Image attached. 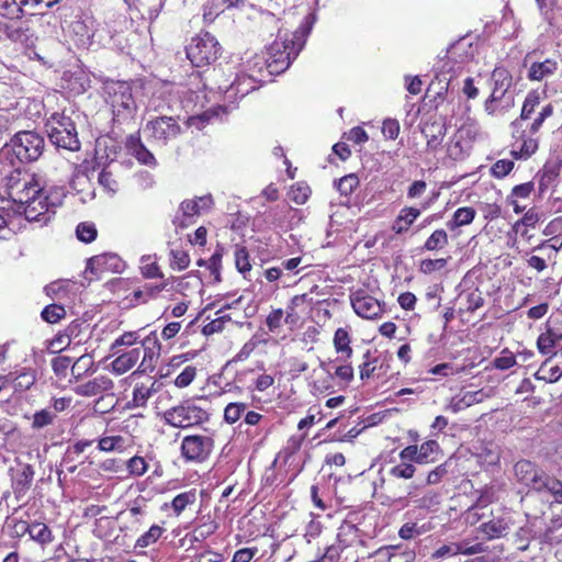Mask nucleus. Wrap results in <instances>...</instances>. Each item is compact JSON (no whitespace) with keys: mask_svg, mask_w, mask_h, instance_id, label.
Masks as SVG:
<instances>
[{"mask_svg":"<svg viewBox=\"0 0 562 562\" xmlns=\"http://www.w3.org/2000/svg\"><path fill=\"white\" fill-rule=\"evenodd\" d=\"M164 528L153 525L147 532L140 536L135 543V548H146L155 543L162 535Z\"/></svg>","mask_w":562,"mask_h":562,"instance_id":"obj_40","label":"nucleus"},{"mask_svg":"<svg viewBox=\"0 0 562 562\" xmlns=\"http://www.w3.org/2000/svg\"><path fill=\"white\" fill-rule=\"evenodd\" d=\"M71 364V358L67 356L55 357L52 360V368L57 376H66L67 370Z\"/></svg>","mask_w":562,"mask_h":562,"instance_id":"obj_58","label":"nucleus"},{"mask_svg":"<svg viewBox=\"0 0 562 562\" xmlns=\"http://www.w3.org/2000/svg\"><path fill=\"white\" fill-rule=\"evenodd\" d=\"M181 126L172 116L161 115L149 120L145 125V132L161 146L177 138L181 133Z\"/></svg>","mask_w":562,"mask_h":562,"instance_id":"obj_8","label":"nucleus"},{"mask_svg":"<svg viewBox=\"0 0 562 562\" xmlns=\"http://www.w3.org/2000/svg\"><path fill=\"white\" fill-rule=\"evenodd\" d=\"M98 446L101 451L105 452L122 449L124 446V438L121 436L103 437L99 440Z\"/></svg>","mask_w":562,"mask_h":562,"instance_id":"obj_52","label":"nucleus"},{"mask_svg":"<svg viewBox=\"0 0 562 562\" xmlns=\"http://www.w3.org/2000/svg\"><path fill=\"white\" fill-rule=\"evenodd\" d=\"M34 474L35 472L30 464L23 465L22 469L16 472L13 477L12 488L18 501H22L26 496V493L31 488Z\"/></svg>","mask_w":562,"mask_h":562,"instance_id":"obj_18","label":"nucleus"},{"mask_svg":"<svg viewBox=\"0 0 562 562\" xmlns=\"http://www.w3.org/2000/svg\"><path fill=\"white\" fill-rule=\"evenodd\" d=\"M213 439L209 436H186L181 442V453L186 460L202 462L213 450Z\"/></svg>","mask_w":562,"mask_h":562,"instance_id":"obj_10","label":"nucleus"},{"mask_svg":"<svg viewBox=\"0 0 562 562\" xmlns=\"http://www.w3.org/2000/svg\"><path fill=\"white\" fill-rule=\"evenodd\" d=\"M156 382H153L150 386L144 384L137 385L133 391V403L136 407H143L146 405L148 398L157 392Z\"/></svg>","mask_w":562,"mask_h":562,"instance_id":"obj_35","label":"nucleus"},{"mask_svg":"<svg viewBox=\"0 0 562 562\" xmlns=\"http://www.w3.org/2000/svg\"><path fill=\"white\" fill-rule=\"evenodd\" d=\"M187 57L195 67H204L218 57L220 45L216 38L210 33L196 35L186 48Z\"/></svg>","mask_w":562,"mask_h":562,"instance_id":"obj_7","label":"nucleus"},{"mask_svg":"<svg viewBox=\"0 0 562 562\" xmlns=\"http://www.w3.org/2000/svg\"><path fill=\"white\" fill-rule=\"evenodd\" d=\"M222 257H223L222 248H218L207 260V269L214 276V279L216 282L221 281L220 270H221Z\"/></svg>","mask_w":562,"mask_h":562,"instance_id":"obj_54","label":"nucleus"},{"mask_svg":"<svg viewBox=\"0 0 562 562\" xmlns=\"http://www.w3.org/2000/svg\"><path fill=\"white\" fill-rule=\"evenodd\" d=\"M99 183L110 192H116L119 184L113 178V173L108 169H102L98 177Z\"/></svg>","mask_w":562,"mask_h":562,"instance_id":"obj_59","label":"nucleus"},{"mask_svg":"<svg viewBox=\"0 0 562 562\" xmlns=\"http://www.w3.org/2000/svg\"><path fill=\"white\" fill-rule=\"evenodd\" d=\"M37 380V373L36 370L32 368H23L16 376L11 379L9 381L13 382L14 391L18 392H24L30 390Z\"/></svg>","mask_w":562,"mask_h":562,"instance_id":"obj_24","label":"nucleus"},{"mask_svg":"<svg viewBox=\"0 0 562 562\" xmlns=\"http://www.w3.org/2000/svg\"><path fill=\"white\" fill-rule=\"evenodd\" d=\"M108 94L113 110V121L123 124L134 120L137 105L132 93V87L125 81L108 86Z\"/></svg>","mask_w":562,"mask_h":562,"instance_id":"obj_4","label":"nucleus"},{"mask_svg":"<svg viewBox=\"0 0 562 562\" xmlns=\"http://www.w3.org/2000/svg\"><path fill=\"white\" fill-rule=\"evenodd\" d=\"M419 215L420 210L417 207H403L392 224V231L397 235L406 233Z\"/></svg>","mask_w":562,"mask_h":562,"instance_id":"obj_19","label":"nucleus"},{"mask_svg":"<svg viewBox=\"0 0 562 562\" xmlns=\"http://www.w3.org/2000/svg\"><path fill=\"white\" fill-rule=\"evenodd\" d=\"M447 265V259H424L420 262V271L424 273H432L436 270H440L445 268Z\"/></svg>","mask_w":562,"mask_h":562,"instance_id":"obj_61","label":"nucleus"},{"mask_svg":"<svg viewBox=\"0 0 562 562\" xmlns=\"http://www.w3.org/2000/svg\"><path fill=\"white\" fill-rule=\"evenodd\" d=\"M283 311L281 308L273 310L267 317L266 324L271 333H276L282 325Z\"/></svg>","mask_w":562,"mask_h":562,"instance_id":"obj_62","label":"nucleus"},{"mask_svg":"<svg viewBox=\"0 0 562 562\" xmlns=\"http://www.w3.org/2000/svg\"><path fill=\"white\" fill-rule=\"evenodd\" d=\"M196 501L195 491H188L178 494L171 502V507L177 516H179L188 505L193 504Z\"/></svg>","mask_w":562,"mask_h":562,"instance_id":"obj_37","label":"nucleus"},{"mask_svg":"<svg viewBox=\"0 0 562 562\" xmlns=\"http://www.w3.org/2000/svg\"><path fill=\"white\" fill-rule=\"evenodd\" d=\"M375 558L380 562H414L415 554L412 551H400L394 547H382L375 551Z\"/></svg>","mask_w":562,"mask_h":562,"instance_id":"obj_22","label":"nucleus"},{"mask_svg":"<svg viewBox=\"0 0 562 562\" xmlns=\"http://www.w3.org/2000/svg\"><path fill=\"white\" fill-rule=\"evenodd\" d=\"M447 125L443 120L427 121L422 133L427 139V148L430 151H436L442 144V140L447 134Z\"/></svg>","mask_w":562,"mask_h":562,"instance_id":"obj_14","label":"nucleus"},{"mask_svg":"<svg viewBox=\"0 0 562 562\" xmlns=\"http://www.w3.org/2000/svg\"><path fill=\"white\" fill-rule=\"evenodd\" d=\"M338 541L344 547H351L356 542H360L359 529L350 521H344L338 529Z\"/></svg>","mask_w":562,"mask_h":562,"instance_id":"obj_25","label":"nucleus"},{"mask_svg":"<svg viewBox=\"0 0 562 562\" xmlns=\"http://www.w3.org/2000/svg\"><path fill=\"white\" fill-rule=\"evenodd\" d=\"M350 336L345 328H338L334 336V347L338 353H345L346 358H350L352 349L350 347Z\"/></svg>","mask_w":562,"mask_h":562,"instance_id":"obj_32","label":"nucleus"},{"mask_svg":"<svg viewBox=\"0 0 562 562\" xmlns=\"http://www.w3.org/2000/svg\"><path fill=\"white\" fill-rule=\"evenodd\" d=\"M30 536L42 543H47L52 540V532L44 524H33L29 528Z\"/></svg>","mask_w":562,"mask_h":562,"instance_id":"obj_46","label":"nucleus"},{"mask_svg":"<svg viewBox=\"0 0 562 562\" xmlns=\"http://www.w3.org/2000/svg\"><path fill=\"white\" fill-rule=\"evenodd\" d=\"M76 235L83 243H91L97 238L98 232L92 223H80L76 228Z\"/></svg>","mask_w":562,"mask_h":562,"instance_id":"obj_43","label":"nucleus"},{"mask_svg":"<svg viewBox=\"0 0 562 562\" xmlns=\"http://www.w3.org/2000/svg\"><path fill=\"white\" fill-rule=\"evenodd\" d=\"M166 424L175 428H190L209 420L210 415L205 408L199 406L193 400H186L172 406L162 414Z\"/></svg>","mask_w":562,"mask_h":562,"instance_id":"obj_5","label":"nucleus"},{"mask_svg":"<svg viewBox=\"0 0 562 562\" xmlns=\"http://www.w3.org/2000/svg\"><path fill=\"white\" fill-rule=\"evenodd\" d=\"M350 302L355 313L366 319L380 318L384 312L385 304L364 290L351 293Z\"/></svg>","mask_w":562,"mask_h":562,"instance_id":"obj_9","label":"nucleus"},{"mask_svg":"<svg viewBox=\"0 0 562 562\" xmlns=\"http://www.w3.org/2000/svg\"><path fill=\"white\" fill-rule=\"evenodd\" d=\"M45 140L34 131H20L5 143L2 155L12 167L36 161L44 151Z\"/></svg>","mask_w":562,"mask_h":562,"instance_id":"obj_2","label":"nucleus"},{"mask_svg":"<svg viewBox=\"0 0 562 562\" xmlns=\"http://www.w3.org/2000/svg\"><path fill=\"white\" fill-rule=\"evenodd\" d=\"M416 472V468L412 462L402 461L390 470V474L396 479H412Z\"/></svg>","mask_w":562,"mask_h":562,"instance_id":"obj_42","label":"nucleus"},{"mask_svg":"<svg viewBox=\"0 0 562 562\" xmlns=\"http://www.w3.org/2000/svg\"><path fill=\"white\" fill-rule=\"evenodd\" d=\"M537 379L549 382H555L562 376V367L555 361L551 364V359L546 360L536 374Z\"/></svg>","mask_w":562,"mask_h":562,"instance_id":"obj_27","label":"nucleus"},{"mask_svg":"<svg viewBox=\"0 0 562 562\" xmlns=\"http://www.w3.org/2000/svg\"><path fill=\"white\" fill-rule=\"evenodd\" d=\"M480 530L486 539H495L506 533L507 525L502 519H493L482 524Z\"/></svg>","mask_w":562,"mask_h":562,"instance_id":"obj_30","label":"nucleus"},{"mask_svg":"<svg viewBox=\"0 0 562 562\" xmlns=\"http://www.w3.org/2000/svg\"><path fill=\"white\" fill-rule=\"evenodd\" d=\"M180 211L182 213V220L179 218V216H177L175 218V224L181 226V227H184L187 226L188 224L186 223V220L188 218H191L193 217L194 215H198L201 211H200V204L196 200H187V201H183L180 205Z\"/></svg>","mask_w":562,"mask_h":562,"instance_id":"obj_34","label":"nucleus"},{"mask_svg":"<svg viewBox=\"0 0 562 562\" xmlns=\"http://www.w3.org/2000/svg\"><path fill=\"white\" fill-rule=\"evenodd\" d=\"M558 69L557 61L552 59H546L541 63L531 64L528 70V79L532 81H541L544 78L553 75Z\"/></svg>","mask_w":562,"mask_h":562,"instance_id":"obj_23","label":"nucleus"},{"mask_svg":"<svg viewBox=\"0 0 562 562\" xmlns=\"http://www.w3.org/2000/svg\"><path fill=\"white\" fill-rule=\"evenodd\" d=\"M171 256V268L177 269L179 271L184 270L190 265V257L187 251L182 249H172L170 251Z\"/></svg>","mask_w":562,"mask_h":562,"instance_id":"obj_47","label":"nucleus"},{"mask_svg":"<svg viewBox=\"0 0 562 562\" xmlns=\"http://www.w3.org/2000/svg\"><path fill=\"white\" fill-rule=\"evenodd\" d=\"M514 471L517 480L531 488L541 469L528 460H520L515 464Z\"/></svg>","mask_w":562,"mask_h":562,"instance_id":"obj_20","label":"nucleus"},{"mask_svg":"<svg viewBox=\"0 0 562 562\" xmlns=\"http://www.w3.org/2000/svg\"><path fill=\"white\" fill-rule=\"evenodd\" d=\"M131 474L140 476L147 471V463L144 458L135 456L127 461L126 464Z\"/></svg>","mask_w":562,"mask_h":562,"instance_id":"obj_57","label":"nucleus"},{"mask_svg":"<svg viewBox=\"0 0 562 562\" xmlns=\"http://www.w3.org/2000/svg\"><path fill=\"white\" fill-rule=\"evenodd\" d=\"M247 405L245 403H229L224 411V419L228 424L236 423L241 414L246 411Z\"/></svg>","mask_w":562,"mask_h":562,"instance_id":"obj_45","label":"nucleus"},{"mask_svg":"<svg viewBox=\"0 0 562 562\" xmlns=\"http://www.w3.org/2000/svg\"><path fill=\"white\" fill-rule=\"evenodd\" d=\"M196 376V368L187 366L176 378L175 385L178 387H187Z\"/></svg>","mask_w":562,"mask_h":562,"instance_id":"obj_53","label":"nucleus"},{"mask_svg":"<svg viewBox=\"0 0 562 562\" xmlns=\"http://www.w3.org/2000/svg\"><path fill=\"white\" fill-rule=\"evenodd\" d=\"M257 548H243L235 552L232 562H249L257 553Z\"/></svg>","mask_w":562,"mask_h":562,"instance_id":"obj_64","label":"nucleus"},{"mask_svg":"<svg viewBox=\"0 0 562 562\" xmlns=\"http://www.w3.org/2000/svg\"><path fill=\"white\" fill-rule=\"evenodd\" d=\"M47 127L48 137L56 147L70 151L80 149L76 124L71 117L55 113L47 122Z\"/></svg>","mask_w":562,"mask_h":562,"instance_id":"obj_6","label":"nucleus"},{"mask_svg":"<svg viewBox=\"0 0 562 562\" xmlns=\"http://www.w3.org/2000/svg\"><path fill=\"white\" fill-rule=\"evenodd\" d=\"M142 353L140 348H134L130 351H126L122 355H119L112 362L111 368L114 373L117 375L124 374L128 370H131L139 360Z\"/></svg>","mask_w":562,"mask_h":562,"instance_id":"obj_21","label":"nucleus"},{"mask_svg":"<svg viewBox=\"0 0 562 562\" xmlns=\"http://www.w3.org/2000/svg\"><path fill=\"white\" fill-rule=\"evenodd\" d=\"M125 147L128 154L135 157L138 162L149 167L157 165L155 156L142 143L138 133L130 134L127 136Z\"/></svg>","mask_w":562,"mask_h":562,"instance_id":"obj_15","label":"nucleus"},{"mask_svg":"<svg viewBox=\"0 0 562 562\" xmlns=\"http://www.w3.org/2000/svg\"><path fill=\"white\" fill-rule=\"evenodd\" d=\"M124 268L123 260L116 254H102L90 258L87 270L99 274L102 272H121Z\"/></svg>","mask_w":562,"mask_h":562,"instance_id":"obj_12","label":"nucleus"},{"mask_svg":"<svg viewBox=\"0 0 562 562\" xmlns=\"http://www.w3.org/2000/svg\"><path fill=\"white\" fill-rule=\"evenodd\" d=\"M0 14L8 19H19L23 10L15 0H0Z\"/></svg>","mask_w":562,"mask_h":562,"instance_id":"obj_41","label":"nucleus"},{"mask_svg":"<svg viewBox=\"0 0 562 562\" xmlns=\"http://www.w3.org/2000/svg\"><path fill=\"white\" fill-rule=\"evenodd\" d=\"M42 318L49 323L55 324L66 316V311L63 305L49 304L41 313Z\"/></svg>","mask_w":562,"mask_h":562,"instance_id":"obj_39","label":"nucleus"},{"mask_svg":"<svg viewBox=\"0 0 562 562\" xmlns=\"http://www.w3.org/2000/svg\"><path fill=\"white\" fill-rule=\"evenodd\" d=\"M235 265L237 270L241 273L250 271L249 254L245 247L237 246L235 250Z\"/></svg>","mask_w":562,"mask_h":562,"instance_id":"obj_50","label":"nucleus"},{"mask_svg":"<svg viewBox=\"0 0 562 562\" xmlns=\"http://www.w3.org/2000/svg\"><path fill=\"white\" fill-rule=\"evenodd\" d=\"M514 137L516 138V142L514 143L510 151L514 158L527 159L537 151L539 146L538 138L527 136L525 131H521L518 136L514 134Z\"/></svg>","mask_w":562,"mask_h":562,"instance_id":"obj_17","label":"nucleus"},{"mask_svg":"<svg viewBox=\"0 0 562 562\" xmlns=\"http://www.w3.org/2000/svg\"><path fill=\"white\" fill-rule=\"evenodd\" d=\"M475 210L473 207H459L454 214L451 221L447 223V226L451 229H454L457 227L468 225L472 223V221L475 217Z\"/></svg>","mask_w":562,"mask_h":562,"instance_id":"obj_29","label":"nucleus"},{"mask_svg":"<svg viewBox=\"0 0 562 562\" xmlns=\"http://www.w3.org/2000/svg\"><path fill=\"white\" fill-rule=\"evenodd\" d=\"M531 488L537 492H547L555 498L557 503L562 504V482L544 471H540Z\"/></svg>","mask_w":562,"mask_h":562,"instance_id":"obj_16","label":"nucleus"},{"mask_svg":"<svg viewBox=\"0 0 562 562\" xmlns=\"http://www.w3.org/2000/svg\"><path fill=\"white\" fill-rule=\"evenodd\" d=\"M553 114V105L551 103L544 105L535 121L531 123L529 127L530 134H536L540 127L542 126L546 119L550 117Z\"/></svg>","mask_w":562,"mask_h":562,"instance_id":"obj_56","label":"nucleus"},{"mask_svg":"<svg viewBox=\"0 0 562 562\" xmlns=\"http://www.w3.org/2000/svg\"><path fill=\"white\" fill-rule=\"evenodd\" d=\"M358 186L359 179L353 173L340 178L339 181L337 182V189L344 195L351 194Z\"/></svg>","mask_w":562,"mask_h":562,"instance_id":"obj_48","label":"nucleus"},{"mask_svg":"<svg viewBox=\"0 0 562 562\" xmlns=\"http://www.w3.org/2000/svg\"><path fill=\"white\" fill-rule=\"evenodd\" d=\"M9 195L12 198L15 215H24L29 222L46 224L61 204L65 191L63 188L45 193L33 175L18 172L8 182Z\"/></svg>","mask_w":562,"mask_h":562,"instance_id":"obj_1","label":"nucleus"},{"mask_svg":"<svg viewBox=\"0 0 562 562\" xmlns=\"http://www.w3.org/2000/svg\"><path fill=\"white\" fill-rule=\"evenodd\" d=\"M310 27L301 25L291 36L282 42L276 41L269 48L267 67L270 74H280L286 70L304 47Z\"/></svg>","mask_w":562,"mask_h":562,"instance_id":"obj_3","label":"nucleus"},{"mask_svg":"<svg viewBox=\"0 0 562 562\" xmlns=\"http://www.w3.org/2000/svg\"><path fill=\"white\" fill-rule=\"evenodd\" d=\"M94 362L90 355L80 356L71 366V374L78 381L92 370Z\"/></svg>","mask_w":562,"mask_h":562,"instance_id":"obj_33","label":"nucleus"},{"mask_svg":"<svg viewBox=\"0 0 562 562\" xmlns=\"http://www.w3.org/2000/svg\"><path fill=\"white\" fill-rule=\"evenodd\" d=\"M12 198H0V233L4 231L15 217Z\"/></svg>","mask_w":562,"mask_h":562,"instance_id":"obj_31","label":"nucleus"},{"mask_svg":"<svg viewBox=\"0 0 562 562\" xmlns=\"http://www.w3.org/2000/svg\"><path fill=\"white\" fill-rule=\"evenodd\" d=\"M382 133L390 139H395L400 134V123L393 119H386L382 125Z\"/></svg>","mask_w":562,"mask_h":562,"instance_id":"obj_63","label":"nucleus"},{"mask_svg":"<svg viewBox=\"0 0 562 562\" xmlns=\"http://www.w3.org/2000/svg\"><path fill=\"white\" fill-rule=\"evenodd\" d=\"M448 234L445 229H436L425 241L424 248L432 251L442 249L448 245Z\"/></svg>","mask_w":562,"mask_h":562,"instance_id":"obj_36","label":"nucleus"},{"mask_svg":"<svg viewBox=\"0 0 562 562\" xmlns=\"http://www.w3.org/2000/svg\"><path fill=\"white\" fill-rule=\"evenodd\" d=\"M114 387V382L108 375H98L74 387V392L83 397H92L109 392Z\"/></svg>","mask_w":562,"mask_h":562,"instance_id":"obj_13","label":"nucleus"},{"mask_svg":"<svg viewBox=\"0 0 562 562\" xmlns=\"http://www.w3.org/2000/svg\"><path fill=\"white\" fill-rule=\"evenodd\" d=\"M447 155L453 160L464 158V149L460 139L452 138L447 145Z\"/></svg>","mask_w":562,"mask_h":562,"instance_id":"obj_60","label":"nucleus"},{"mask_svg":"<svg viewBox=\"0 0 562 562\" xmlns=\"http://www.w3.org/2000/svg\"><path fill=\"white\" fill-rule=\"evenodd\" d=\"M56 418V414L49 409H42L33 415L32 427L34 429H41L48 425H52Z\"/></svg>","mask_w":562,"mask_h":562,"instance_id":"obj_44","label":"nucleus"},{"mask_svg":"<svg viewBox=\"0 0 562 562\" xmlns=\"http://www.w3.org/2000/svg\"><path fill=\"white\" fill-rule=\"evenodd\" d=\"M515 162L509 159H499L491 167V173L495 178L506 177L514 168Z\"/></svg>","mask_w":562,"mask_h":562,"instance_id":"obj_51","label":"nucleus"},{"mask_svg":"<svg viewBox=\"0 0 562 562\" xmlns=\"http://www.w3.org/2000/svg\"><path fill=\"white\" fill-rule=\"evenodd\" d=\"M160 356V350L156 347L144 348L143 360L137 370L133 374L153 372L156 367V361Z\"/></svg>","mask_w":562,"mask_h":562,"instance_id":"obj_28","label":"nucleus"},{"mask_svg":"<svg viewBox=\"0 0 562 562\" xmlns=\"http://www.w3.org/2000/svg\"><path fill=\"white\" fill-rule=\"evenodd\" d=\"M516 364V358L508 349L502 350L501 355L493 360V366L498 370H508Z\"/></svg>","mask_w":562,"mask_h":562,"instance_id":"obj_49","label":"nucleus"},{"mask_svg":"<svg viewBox=\"0 0 562 562\" xmlns=\"http://www.w3.org/2000/svg\"><path fill=\"white\" fill-rule=\"evenodd\" d=\"M540 103V95L538 92L532 91L529 92L524 101L520 117L515 120L512 123L514 128H517L520 125V121L530 119L531 114L535 112L536 108Z\"/></svg>","mask_w":562,"mask_h":562,"instance_id":"obj_26","label":"nucleus"},{"mask_svg":"<svg viewBox=\"0 0 562 562\" xmlns=\"http://www.w3.org/2000/svg\"><path fill=\"white\" fill-rule=\"evenodd\" d=\"M419 452V464H426L428 462L435 461L432 454H437L439 452V445L436 440H428L418 447Z\"/></svg>","mask_w":562,"mask_h":562,"instance_id":"obj_38","label":"nucleus"},{"mask_svg":"<svg viewBox=\"0 0 562 562\" xmlns=\"http://www.w3.org/2000/svg\"><path fill=\"white\" fill-rule=\"evenodd\" d=\"M310 193L311 190L308 187L297 183L295 186H292L290 191V198L296 204H304L307 201Z\"/></svg>","mask_w":562,"mask_h":562,"instance_id":"obj_55","label":"nucleus"},{"mask_svg":"<svg viewBox=\"0 0 562 562\" xmlns=\"http://www.w3.org/2000/svg\"><path fill=\"white\" fill-rule=\"evenodd\" d=\"M493 89L490 98L485 101V111L488 114L496 112V103L503 100L513 85V77L510 72L504 67H496L491 76Z\"/></svg>","mask_w":562,"mask_h":562,"instance_id":"obj_11","label":"nucleus"}]
</instances>
